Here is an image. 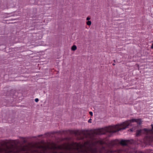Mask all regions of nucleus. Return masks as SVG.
<instances>
[{"instance_id": "obj_13", "label": "nucleus", "mask_w": 153, "mask_h": 153, "mask_svg": "<svg viewBox=\"0 0 153 153\" xmlns=\"http://www.w3.org/2000/svg\"><path fill=\"white\" fill-rule=\"evenodd\" d=\"M127 142V140H125V146L126 145Z\"/></svg>"}, {"instance_id": "obj_17", "label": "nucleus", "mask_w": 153, "mask_h": 153, "mask_svg": "<svg viewBox=\"0 0 153 153\" xmlns=\"http://www.w3.org/2000/svg\"><path fill=\"white\" fill-rule=\"evenodd\" d=\"M112 65H115V64L114 63H113Z\"/></svg>"}, {"instance_id": "obj_15", "label": "nucleus", "mask_w": 153, "mask_h": 153, "mask_svg": "<svg viewBox=\"0 0 153 153\" xmlns=\"http://www.w3.org/2000/svg\"><path fill=\"white\" fill-rule=\"evenodd\" d=\"M60 132V131H57L56 132H55V133H58Z\"/></svg>"}, {"instance_id": "obj_18", "label": "nucleus", "mask_w": 153, "mask_h": 153, "mask_svg": "<svg viewBox=\"0 0 153 153\" xmlns=\"http://www.w3.org/2000/svg\"><path fill=\"white\" fill-rule=\"evenodd\" d=\"M33 138H36V136H34V137H32Z\"/></svg>"}, {"instance_id": "obj_19", "label": "nucleus", "mask_w": 153, "mask_h": 153, "mask_svg": "<svg viewBox=\"0 0 153 153\" xmlns=\"http://www.w3.org/2000/svg\"><path fill=\"white\" fill-rule=\"evenodd\" d=\"M27 147L26 146V151H27Z\"/></svg>"}, {"instance_id": "obj_8", "label": "nucleus", "mask_w": 153, "mask_h": 153, "mask_svg": "<svg viewBox=\"0 0 153 153\" xmlns=\"http://www.w3.org/2000/svg\"><path fill=\"white\" fill-rule=\"evenodd\" d=\"M136 119H132L130 120V122H135Z\"/></svg>"}, {"instance_id": "obj_9", "label": "nucleus", "mask_w": 153, "mask_h": 153, "mask_svg": "<svg viewBox=\"0 0 153 153\" xmlns=\"http://www.w3.org/2000/svg\"><path fill=\"white\" fill-rule=\"evenodd\" d=\"M89 114H90L91 115V116H92L93 115V113L91 111H90L89 112Z\"/></svg>"}, {"instance_id": "obj_21", "label": "nucleus", "mask_w": 153, "mask_h": 153, "mask_svg": "<svg viewBox=\"0 0 153 153\" xmlns=\"http://www.w3.org/2000/svg\"><path fill=\"white\" fill-rule=\"evenodd\" d=\"M111 135H109V136L110 137L111 136Z\"/></svg>"}, {"instance_id": "obj_14", "label": "nucleus", "mask_w": 153, "mask_h": 153, "mask_svg": "<svg viewBox=\"0 0 153 153\" xmlns=\"http://www.w3.org/2000/svg\"><path fill=\"white\" fill-rule=\"evenodd\" d=\"M151 49H153V43L152 44V45L151 47Z\"/></svg>"}, {"instance_id": "obj_1", "label": "nucleus", "mask_w": 153, "mask_h": 153, "mask_svg": "<svg viewBox=\"0 0 153 153\" xmlns=\"http://www.w3.org/2000/svg\"><path fill=\"white\" fill-rule=\"evenodd\" d=\"M70 133L74 134L77 136H81L82 133L79 130H76L72 131H71Z\"/></svg>"}, {"instance_id": "obj_10", "label": "nucleus", "mask_w": 153, "mask_h": 153, "mask_svg": "<svg viewBox=\"0 0 153 153\" xmlns=\"http://www.w3.org/2000/svg\"><path fill=\"white\" fill-rule=\"evenodd\" d=\"M39 101V99L38 98H36L35 99V101L36 102H37Z\"/></svg>"}, {"instance_id": "obj_16", "label": "nucleus", "mask_w": 153, "mask_h": 153, "mask_svg": "<svg viewBox=\"0 0 153 153\" xmlns=\"http://www.w3.org/2000/svg\"><path fill=\"white\" fill-rule=\"evenodd\" d=\"M42 135H39L38 136V137H40L41 136H42Z\"/></svg>"}, {"instance_id": "obj_3", "label": "nucleus", "mask_w": 153, "mask_h": 153, "mask_svg": "<svg viewBox=\"0 0 153 153\" xmlns=\"http://www.w3.org/2000/svg\"><path fill=\"white\" fill-rule=\"evenodd\" d=\"M135 122L140 125L141 123V120L140 119H136Z\"/></svg>"}, {"instance_id": "obj_5", "label": "nucleus", "mask_w": 153, "mask_h": 153, "mask_svg": "<svg viewBox=\"0 0 153 153\" xmlns=\"http://www.w3.org/2000/svg\"><path fill=\"white\" fill-rule=\"evenodd\" d=\"M20 138L22 139V141L24 143H25L27 142V140L25 139L26 138H25L23 137H20Z\"/></svg>"}, {"instance_id": "obj_12", "label": "nucleus", "mask_w": 153, "mask_h": 153, "mask_svg": "<svg viewBox=\"0 0 153 153\" xmlns=\"http://www.w3.org/2000/svg\"><path fill=\"white\" fill-rule=\"evenodd\" d=\"M90 19V18L89 17H88L86 18V20H88V21Z\"/></svg>"}, {"instance_id": "obj_7", "label": "nucleus", "mask_w": 153, "mask_h": 153, "mask_svg": "<svg viewBox=\"0 0 153 153\" xmlns=\"http://www.w3.org/2000/svg\"><path fill=\"white\" fill-rule=\"evenodd\" d=\"M86 24L87 25L90 26L91 25V21H88L86 22Z\"/></svg>"}, {"instance_id": "obj_4", "label": "nucleus", "mask_w": 153, "mask_h": 153, "mask_svg": "<svg viewBox=\"0 0 153 153\" xmlns=\"http://www.w3.org/2000/svg\"><path fill=\"white\" fill-rule=\"evenodd\" d=\"M141 132V130H137L136 132V135L137 136H139L140 135Z\"/></svg>"}, {"instance_id": "obj_11", "label": "nucleus", "mask_w": 153, "mask_h": 153, "mask_svg": "<svg viewBox=\"0 0 153 153\" xmlns=\"http://www.w3.org/2000/svg\"><path fill=\"white\" fill-rule=\"evenodd\" d=\"M91 119H90L88 121V122L89 123H91Z\"/></svg>"}, {"instance_id": "obj_2", "label": "nucleus", "mask_w": 153, "mask_h": 153, "mask_svg": "<svg viewBox=\"0 0 153 153\" xmlns=\"http://www.w3.org/2000/svg\"><path fill=\"white\" fill-rule=\"evenodd\" d=\"M151 126L152 127V129L151 130L150 129H147L146 128H144V130L146 132H150V131H153V125L152 124Z\"/></svg>"}, {"instance_id": "obj_6", "label": "nucleus", "mask_w": 153, "mask_h": 153, "mask_svg": "<svg viewBox=\"0 0 153 153\" xmlns=\"http://www.w3.org/2000/svg\"><path fill=\"white\" fill-rule=\"evenodd\" d=\"M77 49V47L75 45H73L71 47V50L72 51H74L76 50Z\"/></svg>"}, {"instance_id": "obj_20", "label": "nucleus", "mask_w": 153, "mask_h": 153, "mask_svg": "<svg viewBox=\"0 0 153 153\" xmlns=\"http://www.w3.org/2000/svg\"><path fill=\"white\" fill-rule=\"evenodd\" d=\"M114 62H116L115 60H114Z\"/></svg>"}]
</instances>
